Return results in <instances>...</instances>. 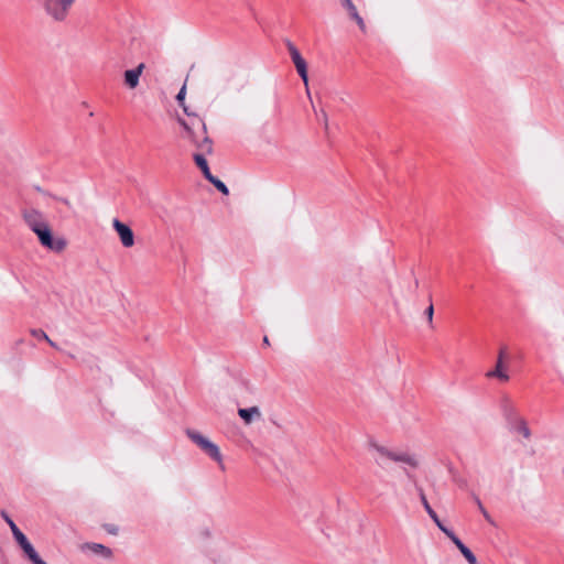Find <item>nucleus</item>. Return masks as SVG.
<instances>
[{
    "mask_svg": "<svg viewBox=\"0 0 564 564\" xmlns=\"http://www.w3.org/2000/svg\"><path fill=\"white\" fill-rule=\"evenodd\" d=\"M368 451L376 464L380 467H387L388 462L402 463L412 468L419 466V459L415 455L404 451H397L379 444L376 441H369Z\"/></svg>",
    "mask_w": 564,
    "mask_h": 564,
    "instance_id": "obj_1",
    "label": "nucleus"
},
{
    "mask_svg": "<svg viewBox=\"0 0 564 564\" xmlns=\"http://www.w3.org/2000/svg\"><path fill=\"white\" fill-rule=\"evenodd\" d=\"M178 122L184 128V138L188 139L198 152L213 153V141L207 135L206 124L203 119L194 116L191 123L183 119H178Z\"/></svg>",
    "mask_w": 564,
    "mask_h": 564,
    "instance_id": "obj_2",
    "label": "nucleus"
},
{
    "mask_svg": "<svg viewBox=\"0 0 564 564\" xmlns=\"http://www.w3.org/2000/svg\"><path fill=\"white\" fill-rule=\"evenodd\" d=\"M76 0H43L42 10L45 17L55 23H64L70 15Z\"/></svg>",
    "mask_w": 564,
    "mask_h": 564,
    "instance_id": "obj_3",
    "label": "nucleus"
},
{
    "mask_svg": "<svg viewBox=\"0 0 564 564\" xmlns=\"http://www.w3.org/2000/svg\"><path fill=\"white\" fill-rule=\"evenodd\" d=\"M187 436L202 449L207 454L210 458L220 464L221 469H224L223 465V455L220 453L219 447L213 443L210 440L202 435L196 431L188 430Z\"/></svg>",
    "mask_w": 564,
    "mask_h": 564,
    "instance_id": "obj_4",
    "label": "nucleus"
},
{
    "mask_svg": "<svg viewBox=\"0 0 564 564\" xmlns=\"http://www.w3.org/2000/svg\"><path fill=\"white\" fill-rule=\"evenodd\" d=\"M34 234L37 236L40 243L50 250L61 252L66 247V241L64 239L53 238L52 230L50 229L48 225L41 229H37L36 231H34Z\"/></svg>",
    "mask_w": 564,
    "mask_h": 564,
    "instance_id": "obj_5",
    "label": "nucleus"
},
{
    "mask_svg": "<svg viewBox=\"0 0 564 564\" xmlns=\"http://www.w3.org/2000/svg\"><path fill=\"white\" fill-rule=\"evenodd\" d=\"M286 46H288L289 53L291 55L292 62L294 63L295 68L297 70L300 77L304 82L307 95L310 96L308 77H307V64H306L305 59L302 57L300 51L296 48V46L292 42L288 41L286 42Z\"/></svg>",
    "mask_w": 564,
    "mask_h": 564,
    "instance_id": "obj_6",
    "label": "nucleus"
},
{
    "mask_svg": "<svg viewBox=\"0 0 564 564\" xmlns=\"http://www.w3.org/2000/svg\"><path fill=\"white\" fill-rule=\"evenodd\" d=\"M22 218L33 232L48 225L44 214L35 208L23 209Z\"/></svg>",
    "mask_w": 564,
    "mask_h": 564,
    "instance_id": "obj_7",
    "label": "nucleus"
},
{
    "mask_svg": "<svg viewBox=\"0 0 564 564\" xmlns=\"http://www.w3.org/2000/svg\"><path fill=\"white\" fill-rule=\"evenodd\" d=\"M508 358V349L506 346L501 347L498 352L497 362L495 369L488 371L486 373L487 378H497L500 381H508L510 379L507 370L505 361Z\"/></svg>",
    "mask_w": 564,
    "mask_h": 564,
    "instance_id": "obj_8",
    "label": "nucleus"
},
{
    "mask_svg": "<svg viewBox=\"0 0 564 564\" xmlns=\"http://www.w3.org/2000/svg\"><path fill=\"white\" fill-rule=\"evenodd\" d=\"M112 227L118 234L120 241L124 248H130L134 245V235L132 229L128 225L115 218L112 220Z\"/></svg>",
    "mask_w": 564,
    "mask_h": 564,
    "instance_id": "obj_9",
    "label": "nucleus"
},
{
    "mask_svg": "<svg viewBox=\"0 0 564 564\" xmlns=\"http://www.w3.org/2000/svg\"><path fill=\"white\" fill-rule=\"evenodd\" d=\"M500 410L508 425L521 417L517 405L507 397L502 399Z\"/></svg>",
    "mask_w": 564,
    "mask_h": 564,
    "instance_id": "obj_10",
    "label": "nucleus"
},
{
    "mask_svg": "<svg viewBox=\"0 0 564 564\" xmlns=\"http://www.w3.org/2000/svg\"><path fill=\"white\" fill-rule=\"evenodd\" d=\"M80 550L83 552H91L98 556H101L106 560H109L112 557V551L108 546L101 544V543H95V542H86L80 546Z\"/></svg>",
    "mask_w": 564,
    "mask_h": 564,
    "instance_id": "obj_11",
    "label": "nucleus"
},
{
    "mask_svg": "<svg viewBox=\"0 0 564 564\" xmlns=\"http://www.w3.org/2000/svg\"><path fill=\"white\" fill-rule=\"evenodd\" d=\"M451 541L457 546L463 556L469 564H477V558L475 554L462 542V540L453 532H448L446 534Z\"/></svg>",
    "mask_w": 564,
    "mask_h": 564,
    "instance_id": "obj_12",
    "label": "nucleus"
},
{
    "mask_svg": "<svg viewBox=\"0 0 564 564\" xmlns=\"http://www.w3.org/2000/svg\"><path fill=\"white\" fill-rule=\"evenodd\" d=\"M144 69V64H139L135 68L128 69L124 72V83L126 85L133 89L139 85L140 76Z\"/></svg>",
    "mask_w": 564,
    "mask_h": 564,
    "instance_id": "obj_13",
    "label": "nucleus"
},
{
    "mask_svg": "<svg viewBox=\"0 0 564 564\" xmlns=\"http://www.w3.org/2000/svg\"><path fill=\"white\" fill-rule=\"evenodd\" d=\"M341 6L347 10L349 17L358 24L359 29L365 33L367 31L364 19L358 13L356 6L351 0H341Z\"/></svg>",
    "mask_w": 564,
    "mask_h": 564,
    "instance_id": "obj_14",
    "label": "nucleus"
},
{
    "mask_svg": "<svg viewBox=\"0 0 564 564\" xmlns=\"http://www.w3.org/2000/svg\"><path fill=\"white\" fill-rule=\"evenodd\" d=\"M238 415L247 425H249L256 420L261 419V411L258 406L240 408L238 410Z\"/></svg>",
    "mask_w": 564,
    "mask_h": 564,
    "instance_id": "obj_15",
    "label": "nucleus"
},
{
    "mask_svg": "<svg viewBox=\"0 0 564 564\" xmlns=\"http://www.w3.org/2000/svg\"><path fill=\"white\" fill-rule=\"evenodd\" d=\"M421 501H422V505L424 507V509L426 510L427 514L430 516V518L434 521V523L437 525V528L444 532L445 534H447L448 532H451L452 530L446 528L442 521L440 520L437 513L432 509V507L430 506L425 495L423 492H421Z\"/></svg>",
    "mask_w": 564,
    "mask_h": 564,
    "instance_id": "obj_16",
    "label": "nucleus"
},
{
    "mask_svg": "<svg viewBox=\"0 0 564 564\" xmlns=\"http://www.w3.org/2000/svg\"><path fill=\"white\" fill-rule=\"evenodd\" d=\"M207 153H203V152H197L193 155V159L196 163V165L199 167V170L202 171L204 177L206 180H212V172L209 170V166H208V163H207V160L205 159V155Z\"/></svg>",
    "mask_w": 564,
    "mask_h": 564,
    "instance_id": "obj_17",
    "label": "nucleus"
},
{
    "mask_svg": "<svg viewBox=\"0 0 564 564\" xmlns=\"http://www.w3.org/2000/svg\"><path fill=\"white\" fill-rule=\"evenodd\" d=\"M509 427H510L512 431H514V432H517V433L521 434L524 438H530V437H531V431H530V429H529V426H528V423H527L525 419H524V417H522V416H521V417H519V419H518L517 421H514L513 423H511V424L509 425Z\"/></svg>",
    "mask_w": 564,
    "mask_h": 564,
    "instance_id": "obj_18",
    "label": "nucleus"
},
{
    "mask_svg": "<svg viewBox=\"0 0 564 564\" xmlns=\"http://www.w3.org/2000/svg\"><path fill=\"white\" fill-rule=\"evenodd\" d=\"M1 516L4 519V521L8 523V525L10 527L12 534L17 542H19L20 540L25 538L24 533L21 532V530L17 527L14 521L4 511L1 512Z\"/></svg>",
    "mask_w": 564,
    "mask_h": 564,
    "instance_id": "obj_19",
    "label": "nucleus"
},
{
    "mask_svg": "<svg viewBox=\"0 0 564 564\" xmlns=\"http://www.w3.org/2000/svg\"><path fill=\"white\" fill-rule=\"evenodd\" d=\"M18 544L21 546V549L23 550V552L25 553L30 561H33L36 556H39L37 552L30 543V541L26 539V536L20 540Z\"/></svg>",
    "mask_w": 564,
    "mask_h": 564,
    "instance_id": "obj_20",
    "label": "nucleus"
},
{
    "mask_svg": "<svg viewBox=\"0 0 564 564\" xmlns=\"http://www.w3.org/2000/svg\"><path fill=\"white\" fill-rule=\"evenodd\" d=\"M208 182H210L220 193H223L224 195H228L229 194V189L228 187L226 186V184L220 181L218 177L216 176H212V180H207Z\"/></svg>",
    "mask_w": 564,
    "mask_h": 564,
    "instance_id": "obj_21",
    "label": "nucleus"
},
{
    "mask_svg": "<svg viewBox=\"0 0 564 564\" xmlns=\"http://www.w3.org/2000/svg\"><path fill=\"white\" fill-rule=\"evenodd\" d=\"M185 95H186V87H185V85H184V86L180 89V91L177 93V95H176V100H177L178 105L183 108L184 112H185L186 115H188V116H189V112H188V110H187V107H186V106H185V104H184Z\"/></svg>",
    "mask_w": 564,
    "mask_h": 564,
    "instance_id": "obj_22",
    "label": "nucleus"
},
{
    "mask_svg": "<svg viewBox=\"0 0 564 564\" xmlns=\"http://www.w3.org/2000/svg\"><path fill=\"white\" fill-rule=\"evenodd\" d=\"M50 197L57 204L59 205H63L65 206L68 210H72L73 209V206L70 204V202L65 198V197H61V196H55V195H50Z\"/></svg>",
    "mask_w": 564,
    "mask_h": 564,
    "instance_id": "obj_23",
    "label": "nucleus"
},
{
    "mask_svg": "<svg viewBox=\"0 0 564 564\" xmlns=\"http://www.w3.org/2000/svg\"><path fill=\"white\" fill-rule=\"evenodd\" d=\"M475 502L479 509V511L482 513V516L485 517V519L489 522H491V518L488 513V511L486 510V508L484 507L482 502L480 501V499L478 497H475Z\"/></svg>",
    "mask_w": 564,
    "mask_h": 564,
    "instance_id": "obj_24",
    "label": "nucleus"
},
{
    "mask_svg": "<svg viewBox=\"0 0 564 564\" xmlns=\"http://www.w3.org/2000/svg\"><path fill=\"white\" fill-rule=\"evenodd\" d=\"M31 335L39 340H48V336L42 329H32Z\"/></svg>",
    "mask_w": 564,
    "mask_h": 564,
    "instance_id": "obj_25",
    "label": "nucleus"
},
{
    "mask_svg": "<svg viewBox=\"0 0 564 564\" xmlns=\"http://www.w3.org/2000/svg\"><path fill=\"white\" fill-rule=\"evenodd\" d=\"M426 317L429 319V323L433 324V314H434V307L433 304H430L427 308L425 310Z\"/></svg>",
    "mask_w": 564,
    "mask_h": 564,
    "instance_id": "obj_26",
    "label": "nucleus"
},
{
    "mask_svg": "<svg viewBox=\"0 0 564 564\" xmlns=\"http://www.w3.org/2000/svg\"><path fill=\"white\" fill-rule=\"evenodd\" d=\"M33 564H47L45 561H43L40 555L36 556L33 561H31Z\"/></svg>",
    "mask_w": 564,
    "mask_h": 564,
    "instance_id": "obj_27",
    "label": "nucleus"
},
{
    "mask_svg": "<svg viewBox=\"0 0 564 564\" xmlns=\"http://www.w3.org/2000/svg\"><path fill=\"white\" fill-rule=\"evenodd\" d=\"M321 119H324L325 124L327 126V115H326V112H325V111H322Z\"/></svg>",
    "mask_w": 564,
    "mask_h": 564,
    "instance_id": "obj_28",
    "label": "nucleus"
},
{
    "mask_svg": "<svg viewBox=\"0 0 564 564\" xmlns=\"http://www.w3.org/2000/svg\"><path fill=\"white\" fill-rule=\"evenodd\" d=\"M321 119H324L325 124L327 126V115H326V112H325V111H322Z\"/></svg>",
    "mask_w": 564,
    "mask_h": 564,
    "instance_id": "obj_29",
    "label": "nucleus"
},
{
    "mask_svg": "<svg viewBox=\"0 0 564 564\" xmlns=\"http://www.w3.org/2000/svg\"><path fill=\"white\" fill-rule=\"evenodd\" d=\"M46 341H47L52 347H56V344H55L53 340H51L50 338H48V340H46Z\"/></svg>",
    "mask_w": 564,
    "mask_h": 564,
    "instance_id": "obj_30",
    "label": "nucleus"
},
{
    "mask_svg": "<svg viewBox=\"0 0 564 564\" xmlns=\"http://www.w3.org/2000/svg\"><path fill=\"white\" fill-rule=\"evenodd\" d=\"M263 343H264V344H268V343H269L268 337H264V338H263Z\"/></svg>",
    "mask_w": 564,
    "mask_h": 564,
    "instance_id": "obj_31",
    "label": "nucleus"
}]
</instances>
